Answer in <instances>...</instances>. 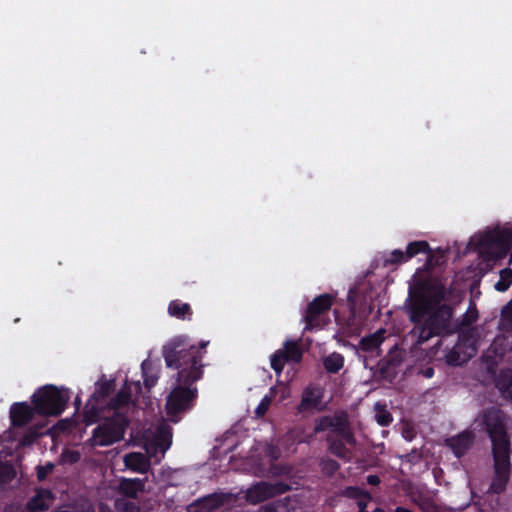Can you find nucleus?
<instances>
[{
    "mask_svg": "<svg viewBox=\"0 0 512 512\" xmlns=\"http://www.w3.org/2000/svg\"><path fill=\"white\" fill-rule=\"evenodd\" d=\"M329 430L334 437H341L345 442L354 447L357 443L353 433L347 412L340 411L334 415L321 416L315 422L314 431L316 433Z\"/></svg>",
    "mask_w": 512,
    "mask_h": 512,
    "instance_id": "obj_7",
    "label": "nucleus"
},
{
    "mask_svg": "<svg viewBox=\"0 0 512 512\" xmlns=\"http://www.w3.org/2000/svg\"><path fill=\"white\" fill-rule=\"evenodd\" d=\"M269 498H272L270 492V482H259L253 485L247 491V499L253 504L261 503Z\"/></svg>",
    "mask_w": 512,
    "mask_h": 512,
    "instance_id": "obj_20",
    "label": "nucleus"
},
{
    "mask_svg": "<svg viewBox=\"0 0 512 512\" xmlns=\"http://www.w3.org/2000/svg\"><path fill=\"white\" fill-rule=\"evenodd\" d=\"M395 512H413L411 511L410 509L406 508V507H402V506H397L395 508Z\"/></svg>",
    "mask_w": 512,
    "mask_h": 512,
    "instance_id": "obj_47",
    "label": "nucleus"
},
{
    "mask_svg": "<svg viewBox=\"0 0 512 512\" xmlns=\"http://www.w3.org/2000/svg\"><path fill=\"white\" fill-rule=\"evenodd\" d=\"M344 356L338 352H332L323 358L324 369L331 374L338 373L344 367Z\"/></svg>",
    "mask_w": 512,
    "mask_h": 512,
    "instance_id": "obj_27",
    "label": "nucleus"
},
{
    "mask_svg": "<svg viewBox=\"0 0 512 512\" xmlns=\"http://www.w3.org/2000/svg\"><path fill=\"white\" fill-rule=\"evenodd\" d=\"M96 391L93 394V398L96 400H102L108 397L115 389V380H107L104 377L96 383Z\"/></svg>",
    "mask_w": 512,
    "mask_h": 512,
    "instance_id": "obj_28",
    "label": "nucleus"
},
{
    "mask_svg": "<svg viewBox=\"0 0 512 512\" xmlns=\"http://www.w3.org/2000/svg\"><path fill=\"white\" fill-rule=\"evenodd\" d=\"M32 439H28V436H25V442L31 443Z\"/></svg>",
    "mask_w": 512,
    "mask_h": 512,
    "instance_id": "obj_49",
    "label": "nucleus"
},
{
    "mask_svg": "<svg viewBox=\"0 0 512 512\" xmlns=\"http://www.w3.org/2000/svg\"><path fill=\"white\" fill-rule=\"evenodd\" d=\"M406 253L400 249H394L384 258V266H392L407 262Z\"/></svg>",
    "mask_w": 512,
    "mask_h": 512,
    "instance_id": "obj_34",
    "label": "nucleus"
},
{
    "mask_svg": "<svg viewBox=\"0 0 512 512\" xmlns=\"http://www.w3.org/2000/svg\"><path fill=\"white\" fill-rule=\"evenodd\" d=\"M131 401V388L127 383L112 397L108 403V408L114 412H121L120 409L129 405Z\"/></svg>",
    "mask_w": 512,
    "mask_h": 512,
    "instance_id": "obj_22",
    "label": "nucleus"
},
{
    "mask_svg": "<svg viewBox=\"0 0 512 512\" xmlns=\"http://www.w3.org/2000/svg\"><path fill=\"white\" fill-rule=\"evenodd\" d=\"M16 476V471L12 464L0 462V485L11 482Z\"/></svg>",
    "mask_w": 512,
    "mask_h": 512,
    "instance_id": "obj_37",
    "label": "nucleus"
},
{
    "mask_svg": "<svg viewBox=\"0 0 512 512\" xmlns=\"http://www.w3.org/2000/svg\"><path fill=\"white\" fill-rule=\"evenodd\" d=\"M146 479L122 478L119 482V493L127 498L136 499L145 490Z\"/></svg>",
    "mask_w": 512,
    "mask_h": 512,
    "instance_id": "obj_17",
    "label": "nucleus"
},
{
    "mask_svg": "<svg viewBox=\"0 0 512 512\" xmlns=\"http://www.w3.org/2000/svg\"><path fill=\"white\" fill-rule=\"evenodd\" d=\"M345 496L351 499L358 500L360 498L372 499L369 492L360 489L359 487L349 486L345 489Z\"/></svg>",
    "mask_w": 512,
    "mask_h": 512,
    "instance_id": "obj_40",
    "label": "nucleus"
},
{
    "mask_svg": "<svg viewBox=\"0 0 512 512\" xmlns=\"http://www.w3.org/2000/svg\"><path fill=\"white\" fill-rule=\"evenodd\" d=\"M270 403H271V398L268 397V396H265L261 401L260 403L258 404V406L256 407V410H255V414L257 417H262L266 414V412L268 411L269 409V406H270Z\"/></svg>",
    "mask_w": 512,
    "mask_h": 512,
    "instance_id": "obj_42",
    "label": "nucleus"
},
{
    "mask_svg": "<svg viewBox=\"0 0 512 512\" xmlns=\"http://www.w3.org/2000/svg\"><path fill=\"white\" fill-rule=\"evenodd\" d=\"M476 246L480 253L493 260L503 259L512 247V229L496 227L480 235Z\"/></svg>",
    "mask_w": 512,
    "mask_h": 512,
    "instance_id": "obj_6",
    "label": "nucleus"
},
{
    "mask_svg": "<svg viewBox=\"0 0 512 512\" xmlns=\"http://www.w3.org/2000/svg\"><path fill=\"white\" fill-rule=\"evenodd\" d=\"M366 481L369 485H372V486H377L381 482L380 477L378 475H374V474L368 475L366 477Z\"/></svg>",
    "mask_w": 512,
    "mask_h": 512,
    "instance_id": "obj_44",
    "label": "nucleus"
},
{
    "mask_svg": "<svg viewBox=\"0 0 512 512\" xmlns=\"http://www.w3.org/2000/svg\"><path fill=\"white\" fill-rule=\"evenodd\" d=\"M69 399L68 389H59L49 384L35 391L32 396V403L38 415L59 416L65 410Z\"/></svg>",
    "mask_w": 512,
    "mask_h": 512,
    "instance_id": "obj_5",
    "label": "nucleus"
},
{
    "mask_svg": "<svg viewBox=\"0 0 512 512\" xmlns=\"http://www.w3.org/2000/svg\"><path fill=\"white\" fill-rule=\"evenodd\" d=\"M460 348V345H456L446 354V362L449 365L460 366L468 361L469 357L461 355Z\"/></svg>",
    "mask_w": 512,
    "mask_h": 512,
    "instance_id": "obj_32",
    "label": "nucleus"
},
{
    "mask_svg": "<svg viewBox=\"0 0 512 512\" xmlns=\"http://www.w3.org/2000/svg\"><path fill=\"white\" fill-rule=\"evenodd\" d=\"M358 512H368V511H358Z\"/></svg>",
    "mask_w": 512,
    "mask_h": 512,
    "instance_id": "obj_51",
    "label": "nucleus"
},
{
    "mask_svg": "<svg viewBox=\"0 0 512 512\" xmlns=\"http://www.w3.org/2000/svg\"><path fill=\"white\" fill-rule=\"evenodd\" d=\"M373 512H386L383 508L377 507Z\"/></svg>",
    "mask_w": 512,
    "mask_h": 512,
    "instance_id": "obj_48",
    "label": "nucleus"
},
{
    "mask_svg": "<svg viewBox=\"0 0 512 512\" xmlns=\"http://www.w3.org/2000/svg\"><path fill=\"white\" fill-rule=\"evenodd\" d=\"M35 408L26 402L14 403L10 408V420L14 427H23L28 424L34 416Z\"/></svg>",
    "mask_w": 512,
    "mask_h": 512,
    "instance_id": "obj_13",
    "label": "nucleus"
},
{
    "mask_svg": "<svg viewBox=\"0 0 512 512\" xmlns=\"http://www.w3.org/2000/svg\"><path fill=\"white\" fill-rule=\"evenodd\" d=\"M405 253H406V259H408V261L410 259H412L413 257H415L416 255L421 254V253L429 255L428 262H430L431 258H432L431 247H430L429 243L424 240L410 242L406 247Z\"/></svg>",
    "mask_w": 512,
    "mask_h": 512,
    "instance_id": "obj_26",
    "label": "nucleus"
},
{
    "mask_svg": "<svg viewBox=\"0 0 512 512\" xmlns=\"http://www.w3.org/2000/svg\"><path fill=\"white\" fill-rule=\"evenodd\" d=\"M224 502L225 495L223 493H212L192 503L189 512H212L220 508Z\"/></svg>",
    "mask_w": 512,
    "mask_h": 512,
    "instance_id": "obj_14",
    "label": "nucleus"
},
{
    "mask_svg": "<svg viewBox=\"0 0 512 512\" xmlns=\"http://www.w3.org/2000/svg\"><path fill=\"white\" fill-rule=\"evenodd\" d=\"M481 424L491 440L492 453L511 452L504 411L494 406L487 408L481 415Z\"/></svg>",
    "mask_w": 512,
    "mask_h": 512,
    "instance_id": "obj_4",
    "label": "nucleus"
},
{
    "mask_svg": "<svg viewBox=\"0 0 512 512\" xmlns=\"http://www.w3.org/2000/svg\"><path fill=\"white\" fill-rule=\"evenodd\" d=\"M172 435L169 431L166 430H159L155 442L153 444L155 450H159L162 454H165V452L170 448L172 443Z\"/></svg>",
    "mask_w": 512,
    "mask_h": 512,
    "instance_id": "obj_30",
    "label": "nucleus"
},
{
    "mask_svg": "<svg viewBox=\"0 0 512 512\" xmlns=\"http://www.w3.org/2000/svg\"><path fill=\"white\" fill-rule=\"evenodd\" d=\"M478 319V310L474 303H471L467 311L462 316L460 323L457 325L458 328L469 327L474 324Z\"/></svg>",
    "mask_w": 512,
    "mask_h": 512,
    "instance_id": "obj_33",
    "label": "nucleus"
},
{
    "mask_svg": "<svg viewBox=\"0 0 512 512\" xmlns=\"http://www.w3.org/2000/svg\"><path fill=\"white\" fill-rule=\"evenodd\" d=\"M324 397V390L319 386H307L301 395V401L297 407L298 412L303 413L313 409L322 410L320 404Z\"/></svg>",
    "mask_w": 512,
    "mask_h": 512,
    "instance_id": "obj_11",
    "label": "nucleus"
},
{
    "mask_svg": "<svg viewBox=\"0 0 512 512\" xmlns=\"http://www.w3.org/2000/svg\"><path fill=\"white\" fill-rule=\"evenodd\" d=\"M334 296L328 293L321 294L313 299L305 312L306 329L312 330L321 326L319 316L330 310L334 302Z\"/></svg>",
    "mask_w": 512,
    "mask_h": 512,
    "instance_id": "obj_10",
    "label": "nucleus"
},
{
    "mask_svg": "<svg viewBox=\"0 0 512 512\" xmlns=\"http://www.w3.org/2000/svg\"><path fill=\"white\" fill-rule=\"evenodd\" d=\"M209 341L190 344L186 337L177 336L163 346L162 355L168 368L177 370L176 386L166 398L165 409L174 417L191 409L198 396L194 384L203 377L202 363Z\"/></svg>",
    "mask_w": 512,
    "mask_h": 512,
    "instance_id": "obj_2",
    "label": "nucleus"
},
{
    "mask_svg": "<svg viewBox=\"0 0 512 512\" xmlns=\"http://www.w3.org/2000/svg\"><path fill=\"white\" fill-rule=\"evenodd\" d=\"M303 349L297 341L287 340L283 347L275 351L271 356V368L280 375L286 362H301Z\"/></svg>",
    "mask_w": 512,
    "mask_h": 512,
    "instance_id": "obj_9",
    "label": "nucleus"
},
{
    "mask_svg": "<svg viewBox=\"0 0 512 512\" xmlns=\"http://www.w3.org/2000/svg\"><path fill=\"white\" fill-rule=\"evenodd\" d=\"M78 460V454L75 455V457L73 458V461H77Z\"/></svg>",
    "mask_w": 512,
    "mask_h": 512,
    "instance_id": "obj_50",
    "label": "nucleus"
},
{
    "mask_svg": "<svg viewBox=\"0 0 512 512\" xmlns=\"http://www.w3.org/2000/svg\"><path fill=\"white\" fill-rule=\"evenodd\" d=\"M371 499H368V498H360L357 500V506L359 508V511H367L366 508L368 506V502L370 501Z\"/></svg>",
    "mask_w": 512,
    "mask_h": 512,
    "instance_id": "obj_45",
    "label": "nucleus"
},
{
    "mask_svg": "<svg viewBox=\"0 0 512 512\" xmlns=\"http://www.w3.org/2000/svg\"><path fill=\"white\" fill-rule=\"evenodd\" d=\"M168 313L172 317L185 320L191 319L192 309L188 303H184L180 300H173L168 305Z\"/></svg>",
    "mask_w": 512,
    "mask_h": 512,
    "instance_id": "obj_23",
    "label": "nucleus"
},
{
    "mask_svg": "<svg viewBox=\"0 0 512 512\" xmlns=\"http://www.w3.org/2000/svg\"><path fill=\"white\" fill-rule=\"evenodd\" d=\"M320 466L323 473L328 476L334 475L340 469V464L336 460L331 458L321 459Z\"/></svg>",
    "mask_w": 512,
    "mask_h": 512,
    "instance_id": "obj_38",
    "label": "nucleus"
},
{
    "mask_svg": "<svg viewBox=\"0 0 512 512\" xmlns=\"http://www.w3.org/2000/svg\"><path fill=\"white\" fill-rule=\"evenodd\" d=\"M125 466L133 472L146 474L151 467L148 456L141 452H131L124 456Z\"/></svg>",
    "mask_w": 512,
    "mask_h": 512,
    "instance_id": "obj_15",
    "label": "nucleus"
},
{
    "mask_svg": "<svg viewBox=\"0 0 512 512\" xmlns=\"http://www.w3.org/2000/svg\"><path fill=\"white\" fill-rule=\"evenodd\" d=\"M494 382L500 396L505 400L512 401V369H500L495 376Z\"/></svg>",
    "mask_w": 512,
    "mask_h": 512,
    "instance_id": "obj_16",
    "label": "nucleus"
},
{
    "mask_svg": "<svg viewBox=\"0 0 512 512\" xmlns=\"http://www.w3.org/2000/svg\"><path fill=\"white\" fill-rule=\"evenodd\" d=\"M474 443V434L471 431H463L456 436L446 439L449 447L457 458L464 456Z\"/></svg>",
    "mask_w": 512,
    "mask_h": 512,
    "instance_id": "obj_12",
    "label": "nucleus"
},
{
    "mask_svg": "<svg viewBox=\"0 0 512 512\" xmlns=\"http://www.w3.org/2000/svg\"><path fill=\"white\" fill-rule=\"evenodd\" d=\"M375 419L380 426H389L393 421L392 414L385 408L384 405L376 404Z\"/></svg>",
    "mask_w": 512,
    "mask_h": 512,
    "instance_id": "obj_36",
    "label": "nucleus"
},
{
    "mask_svg": "<svg viewBox=\"0 0 512 512\" xmlns=\"http://www.w3.org/2000/svg\"><path fill=\"white\" fill-rule=\"evenodd\" d=\"M129 424L130 420L126 413L113 412L110 417L104 418L93 430L88 442L93 447H105L117 443L124 438Z\"/></svg>",
    "mask_w": 512,
    "mask_h": 512,
    "instance_id": "obj_3",
    "label": "nucleus"
},
{
    "mask_svg": "<svg viewBox=\"0 0 512 512\" xmlns=\"http://www.w3.org/2000/svg\"><path fill=\"white\" fill-rule=\"evenodd\" d=\"M101 419V409L96 404L88 402L83 412V422L86 426L95 424Z\"/></svg>",
    "mask_w": 512,
    "mask_h": 512,
    "instance_id": "obj_29",
    "label": "nucleus"
},
{
    "mask_svg": "<svg viewBox=\"0 0 512 512\" xmlns=\"http://www.w3.org/2000/svg\"><path fill=\"white\" fill-rule=\"evenodd\" d=\"M402 357L400 353H392L384 358L380 363V373L383 377L396 373V368L401 364Z\"/></svg>",
    "mask_w": 512,
    "mask_h": 512,
    "instance_id": "obj_25",
    "label": "nucleus"
},
{
    "mask_svg": "<svg viewBox=\"0 0 512 512\" xmlns=\"http://www.w3.org/2000/svg\"><path fill=\"white\" fill-rule=\"evenodd\" d=\"M141 370L143 374L144 385L147 390H151L159 379V372L154 367L153 363L149 360H145L141 364Z\"/></svg>",
    "mask_w": 512,
    "mask_h": 512,
    "instance_id": "obj_24",
    "label": "nucleus"
},
{
    "mask_svg": "<svg viewBox=\"0 0 512 512\" xmlns=\"http://www.w3.org/2000/svg\"><path fill=\"white\" fill-rule=\"evenodd\" d=\"M291 490V486L283 481H277L275 483H270V492L271 496L282 495Z\"/></svg>",
    "mask_w": 512,
    "mask_h": 512,
    "instance_id": "obj_41",
    "label": "nucleus"
},
{
    "mask_svg": "<svg viewBox=\"0 0 512 512\" xmlns=\"http://www.w3.org/2000/svg\"><path fill=\"white\" fill-rule=\"evenodd\" d=\"M512 285V269L505 268L500 271V279L495 284V289L499 292H505Z\"/></svg>",
    "mask_w": 512,
    "mask_h": 512,
    "instance_id": "obj_35",
    "label": "nucleus"
},
{
    "mask_svg": "<svg viewBox=\"0 0 512 512\" xmlns=\"http://www.w3.org/2000/svg\"><path fill=\"white\" fill-rule=\"evenodd\" d=\"M289 498L269 502L260 508V512H291L289 509Z\"/></svg>",
    "mask_w": 512,
    "mask_h": 512,
    "instance_id": "obj_31",
    "label": "nucleus"
},
{
    "mask_svg": "<svg viewBox=\"0 0 512 512\" xmlns=\"http://www.w3.org/2000/svg\"><path fill=\"white\" fill-rule=\"evenodd\" d=\"M54 500V495L48 489H39L28 501L27 508L31 512L47 511Z\"/></svg>",
    "mask_w": 512,
    "mask_h": 512,
    "instance_id": "obj_18",
    "label": "nucleus"
},
{
    "mask_svg": "<svg viewBox=\"0 0 512 512\" xmlns=\"http://www.w3.org/2000/svg\"><path fill=\"white\" fill-rule=\"evenodd\" d=\"M385 330L380 329L373 334L363 337L359 342V349L363 352L373 353L379 349L380 345L384 341Z\"/></svg>",
    "mask_w": 512,
    "mask_h": 512,
    "instance_id": "obj_21",
    "label": "nucleus"
},
{
    "mask_svg": "<svg viewBox=\"0 0 512 512\" xmlns=\"http://www.w3.org/2000/svg\"><path fill=\"white\" fill-rule=\"evenodd\" d=\"M328 444V451L342 460H350L351 450L346 446L348 445L341 437H334L329 434L326 438Z\"/></svg>",
    "mask_w": 512,
    "mask_h": 512,
    "instance_id": "obj_19",
    "label": "nucleus"
},
{
    "mask_svg": "<svg viewBox=\"0 0 512 512\" xmlns=\"http://www.w3.org/2000/svg\"><path fill=\"white\" fill-rule=\"evenodd\" d=\"M53 468H54V465L52 463H48L45 466H38L37 467V478H38V480H40V481L45 480L47 475L50 472H52Z\"/></svg>",
    "mask_w": 512,
    "mask_h": 512,
    "instance_id": "obj_43",
    "label": "nucleus"
},
{
    "mask_svg": "<svg viewBox=\"0 0 512 512\" xmlns=\"http://www.w3.org/2000/svg\"><path fill=\"white\" fill-rule=\"evenodd\" d=\"M510 455L511 452L492 453L494 461V475L489 487V492L501 494L506 490L511 472Z\"/></svg>",
    "mask_w": 512,
    "mask_h": 512,
    "instance_id": "obj_8",
    "label": "nucleus"
},
{
    "mask_svg": "<svg viewBox=\"0 0 512 512\" xmlns=\"http://www.w3.org/2000/svg\"><path fill=\"white\" fill-rule=\"evenodd\" d=\"M434 368L433 367H426L424 369L421 370V374L425 377V378H432L434 376Z\"/></svg>",
    "mask_w": 512,
    "mask_h": 512,
    "instance_id": "obj_46",
    "label": "nucleus"
},
{
    "mask_svg": "<svg viewBox=\"0 0 512 512\" xmlns=\"http://www.w3.org/2000/svg\"><path fill=\"white\" fill-rule=\"evenodd\" d=\"M115 508L118 512H141L137 503L123 499L116 500Z\"/></svg>",
    "mask_w": 512,
    "mask_h": 512,
    "instance_id": "obj_39",
    "label": "nucleus"
},
{
    "mask_svg": "<svg viewBox=\"0 0 512 512\" xmlns=\"http://www.w3.org/2000/svg\"><path fill=\"white\" fill-rule=\"evenodd\" d=\"M447 295L445 285L431 273L414 276L406 299L407 312L414 330L418 333V342L424 343L434 336L450 334L453 308L442 303Z\"/></svg>",
    "mask_w": 512,
    "mask_h": 512,
    "instance_id": "obj_1",
    "label": "nucleus"
}]
</instances>
